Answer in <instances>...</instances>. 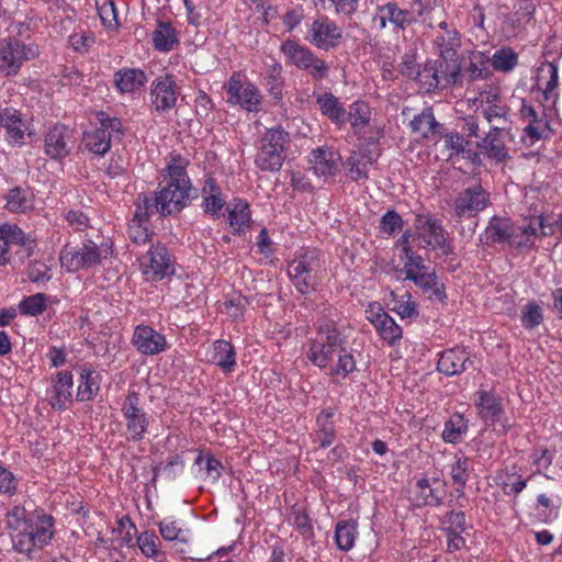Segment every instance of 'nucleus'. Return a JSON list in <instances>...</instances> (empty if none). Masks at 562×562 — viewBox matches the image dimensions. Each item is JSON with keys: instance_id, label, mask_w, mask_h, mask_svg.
Here are the masks:
<instances>
[{"instance_id": "obj_1", "label": "nucleus", "mask_w": 562, "mask_h": 562, "mask_svg": "<svg viewBox=\"0 0 562 562\" xmlns=\"http://www.w3.org/2000/svg\"><path fill=\"white\" fill-rule=\"evenodd\" d=\"M5 522L14 550L23 554L49 546L55 535V519L43 509L27 510L15 505L8 512Z\"/></svg>"}, {"instance_id": "obj_2", "label": "nucleus", "mask_w": 562, "mask_h": 562, "mask_svg": "<svg viewBox=\"0 0 562 562\" xmlns=\"http://www.w3.org/2000/svg\"><path fill=\"white\" fill-rule=\"evenodd\" d=\"M189 160L173 155L165 168L166 186L155 196L154 206L161 215L179 212L190 199L192 183L187 173Z\"/></svg>"}, {"instance_id": "obj_3", "label": "nucleus", "mask_w": 562, "mask_h": 562, "mask_svg": "<svg viewBox=\"0 0 562 562\" xmlns=\"http://www.w3.org/2000/svg\"><path fill=\"white\" fill-rule=\"evenodd\" d=\"M404 254L402 272L405 279L418 286L428 299L443 301L446 299L443 284L439 281L435 270L426 266L422 256L413 251L409 246V234L405 233L398 240Z\"/></svg>"}, {"instance_id": "obj_4", "label": "nucleus", "mask_w": 562, "mask_h": 562, "mask_svg": "<svg viewBox=\"0 0 562 562\" xmlns=\"http://www.w3.org/2000/svg\"><path fill=\"white\" fill-rule=\"evenodd\" d=\"M112 254L108 245H97L91 240L85 241L81 246L66 245L59 252V262L67 272L90 270L101 265Z\"/></svg>"}, {"instance_id": "obj_5", "label": "nucleus", "mask_w": 562, "mask_h": 562, "mask_svg": "<svg viewBox=\"0 0 562 562\" xmlns=\"http://www.w3.org/2000/svg\"><path fill=\"white\" fill-rule=\"evenodd\" d=\"M290 143L289 134L281 128H269L260 139L256 165L263 171L274 172L281 169L285 160V147Z\"/></svg>"}, {"instance_id": "obj_6", "label": "nucleus", "mask_w": 562, "mask_h": 562, "mask_svg": "<svg viewBox=\"0 0 562 562\" xmlns=\"http://www.w3.org/2000/svg\"><path fill=\"white\" fill-rule=\"evenodd\" d=\"M38 48L32 43H25L16 37L0 40V72L4 76H15L23 64L35 58Z\"/></svg>"}, {"instance_id": "obj_7", "label": "nucleus", "mask_w": 562, "mask_h": 562, "mask_svg": "<svg viewBox=\"0 0 562 562\" xmlns=\"http://www.w3.org/2000/svg\"><path fill=\"white\" fill-rule=\"evenodd\" d=\"M98 122L95 127L85 132L82 143L88 151L103 156L111 148L112 137L122 134V122L104 113L98 114Z\"/></svg>"}, {"instance_id": "obj_8", "label": "nucleus", "mask_w": 562, "mask_h": 562, "mask_svg": "<svg viewBox=\"0 0 562 562\" xmlns=\"http://www.w3.org/2000/svg\"><path fill=\"white\" fill-rule=\"evenodd\" d=\"M339 330L331 323L322 325L316 337L311 341L307 351L308 360L316 367L326 368L333 355L338 351L342 345Z\"/></svg>"}, {"instance_id": "obj_9", "label": "nucleus", "mask_w": 562, "mask_h": 562, "mask_svg": "<svg viewBox=\"0 0 562 562\" xmlns=\"http://www.w3.org/2000/svg\"><path fill=\"white\" fill-rule=\"evenodd\" d=\"M317 267V251L311 249L300 250L289 262L288 276L300 293L307 294L315 290L313 272Z\"/></svg>"}, {"instance_id": "obj_10", "label": "nucleus", "mask_w": 562, "mask_h": 562, "mask_svg": "<svg viewBox=\"0 0 562 562\" xmlns=\"http://www.w3.org/2000/svg\"><path fill=\"white\" fill-rule=\"evenodd\" d=\"M227 103L247 112H258L261 106L259 89L240 74L234 72L224 85Z\"/></svg>"}, {"instance_id": "obj_11", "label": "nucleus", "mask_w": 562, "mask_h": 562, "mask_svg": "<svg viewBox=\"0 0 562 562\" xmlns=\"http://www.w3.org/2000/svg\"><path fill=\"white\" fill-rule=\"evenodd\" d=\"M475 406L480 418L497 435H505L512 428V423L504 416L502 398L490 391L475 393Z\"/></svg>"}, {"instance_id": "obj_12", "label": "nucleus", "mask_w": 562, "mask_h": 562, "mask_svg": "<svg viewBox=\"0 0 562 562\" xmlns=\"http://www.w3.org/2000/svg\"><path fill=\"white\" fill-rule=\"evenodd\" d=\"M414 225L423 248L437 250L443 256L452 252L448 233L439 220L419 214L416 216Z\"/></svg>"}, {"instance_id": "obj_13", "label": "nucleus", "mask_w": 562, "mask_h": 562, "mask_svg": "<svg viewBox=\"0 0 562 562\" xmlns=\"http://www.w3.org/2000/svg\"><path fill=\"white\" fill-rule=\"evenodd\" d=\"M139 270L148 281L162 280L175 272L173 263L167 248L154 245L139 258Z\"/></svg>"}, {"instance_id": "obj_14", "label": "nucleus", "mask_w": 562, "mask_h": 562, "mask_svg": "<svg viewBox=\"0 0 562 562\" xmlns=\"http://www.w3.org/2000/svg\"><path fill=\"white\" fill-rule=\"evenodd\" d=\"M281 52L286 60L300 69L307 70L315 79H323L327 76L326 63L317 58L308 48L301 46L294 41L288 40L281 45Z\"/></svg>"}, {"instance_id": "obj_15", "label": "nucleus", "mask_w": 562, "mask_h": 562, "mask_svg": "<svg viewBox=\"0 0 562 562\" xmlns=\"http://www.w3.org/2000/svg\"><path fill=\"white\" fill-rule=\"evenodd\" d=\"M122 414L125 419L130 439L139 441L144 438L149 426L147 413L139 407V398L135 392L128 393L123 405Z\"/></svg>"}, {"instance_id": "obj_16", "label": "nucleus", "mask_w": 562, "mask_h": 562, "mask_svg": "<svg viewBox=\"0 0 562 562\" xmlns=\"http://www.w3.org/2000/svg\"><path fill=\"white\" fill-rule=\"evenodd\" d=\"M551 232V227L547 231L542 215L530 216L521 225L513 224L510 246L520 249H529L535 246L538 238L550 235Z\"/></svg>"}, {"instance_id": "obj_17", "label": "nucleus", "mask_w": 562, "mask_h": 562, "mask_svg": "<svg viewBox=\"0 0 562 562\" xmlns=\"http://www.w3.org/2000/svg\"><path fill=\"white\" fill-rule=\"evenodd\" d=\"M178 93L173 78L169 75L160 76L150 85V105L158 113H167L176 106Z\"/></svg>"}, {"instance_id": "obj_18", "label": "nucleus", "mask_w": 562, "mask_h": 562, "mask_svg": "<svg viewBox=\"0 0 562 562\" xmlns=\"http://www.w3.org/2000/svg\"><path fill=\"white\" fill-rule=\"evenodd\" d=\"M488 202V193L481 186H475L459 193L453 202L454 213L459 217H473L485 210Z\"/></svg>"}, {"instance_id": "obj_19", "label": "nucleus", "mask_w": 562, "mask_h": 562, "mask_svg": "<svg viewBox=\"0 0 562 562\" xmlns=\"http://www.w3.org/2000/svg\"><path fill=\"white\" fill-rule=\"evenodd\" d=\"M441 61H427L424 68L417 72V80L425 91H430L438 87H446L456 83L459 77V68L453 67L449 72L442 70Z\"/></svg>"}, {"instance_id": "obj_20", "label": "nucleus", "mask_w": 562, "mask_h": 562, "mask_svg": "<svg viewBox=\"0 0 562 562\" xmlns=\"http://www.w3.org/2000/svg\"><path fill=\"white\" fill-rule=\"evenodd\" d=\"M132 344L144 356L159 355L166 351L168 347L165 335L146 325L135 327Z\"/></svg>"}, {"instance_id": "obj_21", "label": "nucleus", "mask_w": 562, "mask_h": 562, "mask_svg": "<svg viewBox=\"0 0 562 562\" xmlns=\"http://www.w3.org/2000/svg\"><path fill=\"white\" fill-rule=\"evenodd\" d=\"M72 144V132L63 124H56L45 135V154L52 159H64L69 155Z\"/></svg>"}, {"instance_id": "obj_22", "label": "nucleus", "mask_w": 562, "mask_h": 562, "mask_svg": "<svg viewBox=\"0 0 562 562\" xmlns=\"http://www.w3.org/2000/svg\"><path fill=\"white\" fill-rule=\"evenodd\" d=\"M341 38L338 26L327 18L315 20L308 31L307 40L316 47L328 49L336 46Z\"/></svg>"}, {"instance_id": "obj_23", "label": "nucleus", "mask_w": 562, "mask_h": 562, "mask_svg": "<svg viewBox=\"0 0 562 562\" xmlns=\"http://www.w3.org/2000/svg\"><path fill=\"white\" fill-rule=\"evenodd\" d=\"M411 12L401 9L396 2L379 4L372 18V25L375 29L383 30L387 24L395 29H404L411 21Z\"/></svg>"}, {"instance_id": "obj_24", "label": "nucleus", "mask_w": 562, "mask_h": 562, "mask_svg": "<svg viewBox=\"0 0 562 562\" xmlns=\"http://www.w3.org/2000/svg\"><path fill=\"white\" fill-rule=\"evenodd\" d=\"M0 127L5 128V139L12 145L24 144L29 123L13 108L0 109Z\"/></svg>"}, {"instance_id": "obj_25", "label": "nucleus", "mask_w": 562, "mask_h": 562, "mask_svg": "<svg viewBox=\"0 0 562 562\" xmlns=\"http://www.w3.org/2000/svg\"><path fill=\"white\" fill-rule=\"evenodd\" d=\"M72 374L69 371H59L52 380L48 391L49 403L53 408L65 411L72 400Z\"/></svg>"}, {"instance_id": "obj_26", "label": "nucleus", "mask_w": 562, "mask_h": 562, "mask_svg": "<svg viewBox=\"0 0 562 562\" xmlns=\"http://www.w3.org/2000/svg\"><path fill=\"white\" fill-rule=\"evenodd\" d=\"M340 155L329 147H317L310 157L314 175L324 179L337 173Z\"/></svg>"}, {"instance_id": "obj_27", "label": "nucleus", "mask_w": 562, "mask_h": 562, "mask_svg": "<svg viewBox=\"0 0 562 562\" xmlns=\"http://www.w3.org/2000/svg\"><path fill=\"white\" fill-rule=\"evenodd\" d=\"M206 357L210 363L218 367L225 374H229L236 369L235 348L227 340H215L207 349Z\"/></svg>"}, {"instance_id": "obj_28", "label": "nucleus", "mask_w": 562, "mask_h": 562, "mask_svg": "<svg viewBox=\"0 0 562 562\" xmlns=\"http://www.w3.org/2000/svg\"><path fill=\"white\" fill-rule=\"evenodd\" d=\"M202 206L206 214L214 218L222 215V211L226 205V196L223 194L221 187L212 177H206L201 190Z\"/></svg>"}, {"instance_id": "obj_29", "label": "nucleus", "mask_w": 562, "mask_h": 562, "mask_svg": "<svg viewBox=\"0 0 562 562\" xmlns=\"http://www.w3.org/2000/svg\"><path fill=\"white\" fill-rule=\"evenodd\" d=\"M469 361V351L463 347H456L441 353L437 363V369L439 372L451 376L465 371Z\"/></svg>"}, {"instance_id": "obj_30", "label": "nucleus", "mask_w": 562, "mask_h": 562, "mask_svg": "<svg viewBox=\"0 0 562 562\" xmlns=\"http://www.w3.org/2000/svg\"><path fill=\"white\" fill-rule=\"evenodd\" d=\"M26 236L15 224L0 225V266L10 261V254L14 247L25 244Z\"/></svg>"}, {"instance_id": "obj_31", "label": "nucleus", "mask_w": 562, "mask_h": 562, "mask_svg": "<svg viewBox=\"0 0 562 562\" xmlns=\"http://www.w3.org/2000/svg\"><path fill=\"white\" fill-rule=\"evenodd\" d=\"M373 121V110L366 101L357 100L349 105V111L346 115V122L350 123L355 134H361L366 132L372 126Z\"/></svg>"}, {"instance_id": "obj_32", "label": "nucleus", "mask_w": 562, "mask_h": 562, "mask_svg": "<svg viewBox=\"0 0 562 562\" xmlns=\"http://www.w3.org/2000/svg\"><path fill=\"white\" fill-rule=\"evenodd\" d=\"M101 375L99 372L81 368L77 387V401H92L100 391Z\"/></svg>"}, {"instance_id": "obj_33", "label": "nucleus", "mask_w": 562, "mask_h": 562, "mask_svg": "<svg viewBox=\"0 0 562 562\" xmlns=\"http://www.w3.org/2000/svg\"><path fill=\"white\" fill-rule=\"evenodd\" d=\"M159 528L160 536L165 541L172 542L179 541L182 543H188L191 538L190 530L186 527V524L176 519L175 517H165L157 524Z\"/></svg>"}, {"instance_id": "obj_34", "label": "nucleus", "mask_w": 562, "mask_h": 562, "mask_svg": "<svg viewBox=\"0 0 562 562\" xmlns=\"http://www.w3.org/2000/svg\"><path fill=\"white\" fill-rule=\"evenodd\" d=\"M373 159L367 149L352 151L347 159L348 176L352 181H366L369 178V168Z\"/></svg>"}, {"instance_id": "obj_35", "label": "nucleus", "mask_w": 562, "mask_h": 562, "mask_svg": "<svg viewBox=\"0 0 562 562\" xmlns=\"http://www.w3.org/2000/svg\"><path fill=\"white\" fill-rule=\"evenodd\" d=\"M513 222L508 217L493 216L484 231L486 243L497 244L507 241L510 245Z\"/></svg>"}, {"instance_id": "obj_36", "label": "nucleus", "mask_w": 562, "mask_h": 562, "mask_svg": "<svg viewBox=\"0 0 562 562\" xmlns=\"http://www.w3.org/2000/svg\"><path fill=\"white\" fill-rule=\"evenodd\" d=\"M229 225L234 233H243L250 223L249 204L239 198L234 199L227 206Z\"/></svg>"}, {"instance_id": "obj_37", "label": "nucleus", "mask_w": 562, "mask_h": 562, "mask_svg": "<svg viewBox=\"0 0 562 562\" xmlns=\"http://www.w3.org/2000/svg\"><path fill=\"white\" fill-rule=\"evenodd\" d=\"M316 103L322 114L328 117L333 123L336 125L346 123V111L339 99L333 93L326 92L319 94L316 99Z\"/></svg>"}, {"instance_id": "obj_38", "label": "nucleus", "mask_w": 562, "mask_h": 562, "mask_svg": "<svg viewBox=\"0 0 562 562\" xmlns=\"http://www.w3.org/2000/svg\"><path fill=\"white\" fill-rule=\"evenodd\" d=\"M335 543L340 551H350L358 538V524L353 519L339 520L335 527Z\"/></svg>"}, {"instance_id": "obj_39", "label": "nucleus", "mask_w": 562, "mask_h": 562, "mask_svg": "<svg viewBox=\"0 0 562 562\" xmlns=\"http://www.w3.org/2000/svg\"><path fill=\"white\" fill-rule=\"evenodd\" d=\"M559 81V69L554 63L548 61L541 65L539 69V86H543V97L546 101L554 103L558 98L557 88Z\"/></svg>"}, {"instance_id": "obj_40", "label": "nucleus", "mask_w": 562, "mask_h": 562, "mask_svg": "<svg viewBox=\"0 0 562 562\" xmlns=\"http://www.w3.org/2000/svg\"><path fill=\"white\" fill-rule=\"evenodd\" d=\"M147 81L146 74L140 69H122L115 74V85L122 93H132L140 89Z\"/></svg>"}, {"instance_id": "obj_41", "label": "nucleus", "mask_w": 562, "mask_h": 562, "mask_svg": "<svg viewBox=\"0 0 562 562\" xmlns=\"http://www.w3.org/2000/svg\"><path fill=\"white\" fill-rule=\"evenodd\" d=\"M412 495L416 506L438 505L441 499V492L426 477L417 480L412 488Z\"/></svg>"}, {"instance_id": "obj_42", "label": "nucleus", "mask_w": 562, "mask_h": 562, "mask_svg": "<svg viewBox=\"0 0 562 562\" xmlns=\"http://www.w3.org/2000/svg\"><path fill=\"white\" fill-rule=\"evenodd\" d=\"M198 472L196 476L203 481L216 482L222 475L223 465L214 456L200 452L194 461Z\"/></svg>"}, {"instance_id": "obj_43", "label": "nucleus", "mask_w": 562, "mask_h": 562, "mask_svg": "<svg viewBox=\"0 0 562 562\" xmlns=\"http://www.w3.org/2000/svg\"><path fill=\"white\" fill-rule=\"evenodd\" d=\"M468 432V420L461 414H453L443 425L441 438L447 443L461 442Z\"/></svg>"}, {"instance_id": "obj_44", "label": "nucleus", "mask_w": 562, "mask_h": 562, "mask_svg": "<svg viewBox=\"0 0 562 562\" xmlns=\"http://www.w3.org/2000/svg\"><path fill=\"white\" fill-rule=\"evenodd\" d=\"M412 130L424 138L440 134L441 125L436 121L431 109H425L411 122Z\"/></svg>"}, {"instance_id": "obj_45", "label": "nucleus", "mask_w": 562, "mask_h": 562, "mask_svg": "<svg viewBox=\"0 0 562 562\" xmlns=\"http://www.w3.org/2000/svg\"><path fill=\"white\" fill-rule=\"evenodd\" d=\"M55 296H48L44 293H36L24 297L20 304L19 310L23 315L37 316L42 314L48 305L57 303Z\"/></svg>"}, {"instance_id": "obj_46", "label": "nucleus", "mask_w": 562, "mask_h": 562, "mask_svg": "<svg viewBox=\"0 0 562 562\" xmlns=\"http://www.w3.org/2000/svg\"><path fill=\"white\" fill-rule=\"evenodd\" d=\"M178 32L169 23L158 22L153 32L154 47L159 52H169L178 43Z\"/></svg>"}, {"instance_id": "obj_47", "label": "nucleus", "mask_w": 562, "mask_h": 562, "mask_svg": "<svg viewBox=\"0 0 562 562\" xmlns=\"http://www.w3.org/2000/svg\"><path fill=\"white\" fill-rule=\"evenodd\" d=\"M469 64L464 67L471 80L482 79L488 76L491 58L480 50H473L469 54Z\"/></svg>"}, {"instance_id": "obj_48", "label": "nucleus", "mask_w": 562, "mask_h": 562, "mask_svg": "<svg viewBox=\"0 0 562 562\" xmlns=\"http://www.w3.org/2000/svg\"><path fill=\"white\" fill-rule=\"evenodd\" d=\"M390 296L392 311L395 312L402 319L417 317V304L413 301L412 295L408 292L403 294L391 292Z\"/></svg>"}, {"instance_id": "obj_49", "label": "nucleus", "mask_w": 562, "mask_h": 562, "mask_svg": "<svg viewBox=\"0 0 562 562\" xmlns=\"http://www.w3.org/2000/svg\"><path fill=\"white\" fill-rule=\"evenodd\" d=\"M147 215L142 206H137L134 218L128 225V235L135 244H145L150 236L149 229L146 226Z\"/></svg>"}, {"instance_id": "obj_50", "label": "nucleus", "mask_w": 562, "mask_h": 562, "mask_svg": "<svg viewBox=\"0 0 562 562\" xmlns=\"http://www.w3.org/2000/svg\"><path fill=\"white\" fill-rule=\"evenodd\" d=\"M502 130L493 128L480 144V147L486 151L488 157L501 161L507 156V150L501 139Z\"/></svg>"}, {"instance_id": "obj_51", "label": "nucleus", "mask_w": 562, "mask_h": 562, "mask_svg": "<svg viewBox=\"0 0 562 562\" xmlns=\"http://www.w3.org/2000/svg\"><path fill=\"white\" fill-rule=\"evenodd\" d=\"M7 207L15 213H25L32 210V193L20 188L10 190L7 195Z\"/></svg>"}, {"instance_id": "obj_52", "label": "nucleus", "mask_w": 562, "mask_h": 562, "mask_svg": "<svg viewBox=\"0 0 562 562\" xmlns=\"http://www.w3.org/2000/svg\"><path fill=\"white\" fill-rule=\"evenodd\" d=\"M526 117L529 119L528 125L525 127V134L530 138V144L541 139L548 133V123L543 119H538L532 108H524Z\"/></svg>"}, {"instance_id": "obj_53", "label": "nucleus", "mask_w": 562, "mask_h": 562, "mask_svg": "<svg viewBox=\"0 0 562 562\" xmlns=\"http://www.w3.org/2000/svg\"><path fill=\"white\" fill-rule=\"evenodd\" d=\"M136 543L142 554L146 558L157 559L161 555V542L155 531L146 530L136 538Z\"/></svg>"}, {"instance_id": "obj_54", "label": "nucleus", "mask_w": 562, "mask_h": 562, "mask_svg": "<svg viewBox=\"0 0 562 562\" xmlns=\"http://www.w3.org/2000/svg\"><path fill=\"white\" fill-rule=\"evenodd\" d=\"M136 525L128 516H122L116 520V527L112 528V533H117L115 542L117 547H131L136 535Z\"/></svg>"}, {"instance_id": "obj_55", "label": "nucleus", "mask_w": 562, "mask_h": 562, "mask_svg": "<svg viewBox=\"0 0 562 562\" xmlns=\"http://www.w3.org/2000/svg\"><path fill=\"white\" fill-rule=\"evenodd\" d=\"M374 328L380 338L390 346L397 344L403 336L402 327L390 315Z\"/></svg>"}, {"instance_id": "obj_56", "label": "nucleus", "mask_w": 562, "mask_h": 562, "mask_svg": "<svg viewBox=\"0 0 562 562\" xmlns=\"http://www.w3.org/2000/svg\"><path fill=\"white\" fill-rule=\"evenodd\" d=\"M102 25L114 31L119 27L117 12L113 0H94Z\"/></svg>"}, {"instance_id": "obj_57", "label": "nucleus", "mask_w": 562, "mask_h": 562, "mask_svg": "<svg viewBox=\"0 0 562 562\" xmlns=\"http://www.w3.org/2000/svg\"><path fill=\"white\" fill-rule=\"evenodd\" d=\"M69 46L79 54H86L95 43L93 32L85 29H76L68 37Z\"/></svg>"}, {"instance_id": "obj_58", "label": "nucleus", "mask_w": 562, "mask_h": 562, "mask_svg": "<svg viewBox=\"0 0 562 562\" xmlns=\"http://www.w3.org/2000/svg\"><path fill=\"white\" fill-rule=\"evenodd\" d=\"M518 63L517 54L509 47H504L496 50L492 58L491 65L497 71L509 72Z\"/></svg>"}, {"instance_id": "obj_59", "label": "nucleus", "mask_w": 562, "mask_h": 562, "mask_svg": "<svg viewBox=\"0 0 562 562\" xmlns=\"http://www.w3.org/2000/svg\"><path fill=\"white\" fill-rule=\"evenodd\" d=\"M469 459L464 456H456L454 462L450 468V476L454 485H457V491L462 492L469 480Z\"/></svg>"}, {"instance_id": "obj_60", "label": "nucleus", "mask_w": 562, "mask_h": 562, "mask_svg": "<svg viewBox=\"0 0 562 562\" xmlns=\"http://www.w3.org/2000/svg\"><path fill=\"white\" fill-rule=\"evenodd\" d=\"M356 370L353 356L340 347L337 363L331 367L330 374L338 379H345Z\"/></svg>"}, {"instance_id": "obj_61", "label": "nucleus", "mask_w": 562, "mask_h": 562, "mask_svg": "<svg viewBox=\"0 0 562 562\" xmlns=\"http://www.w3.org/2000/svg\"><path fill=\"white\" fill-rule=\"evenodd\" d=\"M247 300L245 296L236 295L227 299L222 306V312L232 321H239L244 317Z\"/></svg>"}, {"instance_id": "obj_62", "label": "nucleus", "mask_w": 562, "mask_h": 562, "mask_svg": "<svg viewBox=\"0 0 562 562\" xmlns=\"http://www.w3.org/2000/svg\"><path fill=\"white\" fill-rule=\"evenodd\" d=\"M446 148L450 150L449 157H452L453 155H467L469 159L475 160L477 159V155L475 153H472L471 150H465V145L468 144L463 136H461L459 133H449L446 135Z\"/></svg>"}, {"instance_id": "obj_63", "label": "nucleus", "mask_w": 562, "mask_h": 562, "mask_svg": "<svg viewBox=\"0 0 562 562\" xmlns=\"http://www.w3.org/2000/svg\"><path fill=\"white\" fill-rule=\"evenodd\" d=\"M436 44L442 58H451L456 54V47L459 45L457 32L447 31L445 35L437 37Z\"/></svg>"}, {"instance_id": "obj_64", "label": "nucleus", "mask_w": 562, "mask_h": 562, "mask_svg": "<svg viewBox=\"0 0 562 562\" xmlns=\"http://www.w3.org/2000/svg\"><path fill=\"white\" fill-rule=\"evenodd\" d=\"M542 321V310L536 303H528L521 313V324L526 328H533Z\"/></svg>"}]
</instances>
